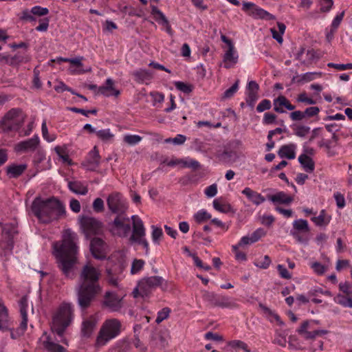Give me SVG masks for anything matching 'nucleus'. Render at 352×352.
<instances>
[{"label": "nucleus", "mask_w": 352, "mask_h": 352, "mask_svg": "<svg viewBox=\"0 0 352 352\" xmlns=\"http://www.w3.org/2000/svg\"><path fill=\"white\" fill-rule=\"evenodd\" d=\"M100 156L96 146L88 153L82 166L87 170L94 171L99 166Z\"/></svg>", "instance_id": "f3484780"}, {"label": "nucleus", "mask_w": 352, "mask_h": 352, "mask_svg": "<svg viewBox=\"0 0 352 352\" xmlns=\"http://www.w3.org/2000/svg\"><path fill=\"white\" fill-rule=\"evenodd\" d=\"M54 151L64 162H67L68 164H72V160L69 159L68 154L65 152V150L63 148L57 146L54 148Z\"/></svg>", "instance_id": "de8ad7c7"}, {"label": "nucleus", "mask_w": 352, "mask_h": 352, "mask_svg": "<svg viewBox=\"0 0 352 352\" xmlns=\"http://www.w3.org/2000/svg\"><path fill=\"white\" fill-rule=\"evenodd\" d=\"M176 89L184 94H189L194 89V86L191 84L186 83L182 81H176L174 82Z\"/></svg>", "instance_id": "e433bc0d"}, {"label": "nucleus", "mask_w": 352, "mask_h": 352, "mask_svg": "<svg viewBox=\"0 0 352 352\" xmlns=\"http://www.w3.org/2000/svg\"><path fill=\"white\" fill-rule=\"evenodd\" d=\"M258 98V93L248 92L245 101H246L247 104L249 107H250L252 109H253Z\"/></svg>", "instance_id": "603ef678"}, {"label": "nucleus", "mask_w": 352, "mask_h": 352, "mask_svg": "<svg viewBox=\"0 0 352 352\" xmlns=\"http://www.w3.org/2000/svg\"><path fill=\"white\" fill-rule=\"evenodd\" d=\"M318 145L320 148L324 147L326 148L328 156L331 157L335 155V153L331 150V148L333 146V145H332V140H325L324 138H322L318 142Z\"/></svg>", "instance_id": "ea45409f"}, {"label": "nucleus", "mask_w": 352, "mask_h": 352, "mask_svg": "<svg viewBox=\"0 0 352 352\" xmlns=\"http://www.w3.org/2000/svg\"><path fill=\"white\" fill-rule=\"evenodd\" d=\"M96 135L102 141H108L113 137L109 129H102L96 131Z\"/></svg>", "instance_id": "49530a36"}, {"label": "nucleus", "mask_w": 352, "mask_h": 352, "mask_svg": "<svg viewBox=\"0 0 352 352\" xmlns=\"http://www.w3.org/2000/svg\"><path fill=\"white\" fill-rule=\"evenodd\" d=\"M139 286L142 291V298L148 297L157 287H160L162 290L167 289V281L162 276H152L140 279Z\"/></svg>", "instance_id": "6e6552de"}, {"label": "nucleus", "mask_w": 352, "mask_h": 352, "mask_svg": "<svg viewBox=\"0 0 352 352\" xmlns=\"http://www.w3.org/2000/svg\"><path fill=\"white\" fill-rule=\"evenodd\" d=\"M100 276V272L91 265L87 263L82 267L76 289L77 302L82 310L89 308L101 292Z\"/></svg>", "instance_id": "f03ea898"}, {"label": "nucleus", "mask_w": 352, "mask_h": 352, "mask_svg": "<svg viewBox=\"0 0 352 352\" xmlns=\"http://www.w3.org/2000/svg\"><path fill=\"white\" fill-rule=\"evenodd\" d=\"M272 107L271 101L268 99L262 100L256 107V111L261 113L264 111L269 110Z\"/></svg>", "instance_id": "6e6d98bb"}, {"label": "nucleus", "mask_w": 352, "mask_h": 352, "mask_svg": "<svg viewBox=\"0 0 352 352\" xmlns=\"http://www.w3.org/2000/svg\"><path fill=\"white\" fill-rule=\"evenodd\" d=\"M321 76V72H307L302 75L301 80L305 82H310L314 80L316 76L320 77Z\"/></svg>", "instance_id": "e2e57ef3"}, {"label": "nucleus", "mask_w": 352, "mask_h": 352, "mask_svg": "<svg viewBox=\"0 0 352 352\" xmlns=\"http://www.w3.org/2000/svg\"><path fill=\"white\" fill-rule=\"evenodd\" d=\"M0 329L3 331L11 330L7 307L0 300Z\"/></svg>", "instance_id": "393cba45"}, {"label": "nucleus", "mask_w": 352, "mask_h": 352, "mask_svg": "<svg viewBox=\"0 0 352 352\" xmlns=\"http://www.w3.org/2000/svg\"><path fill=\"white\" fill-rule=\"evenodd\" d=\"M310 228L308 222L305 219H300L293 222V229L290 231V234L299 243L307 244L309 237L306 234H309Z\"/></svg>", "instance_id": "1a4fd4ad"}, {"label": "nucleus", "mask_w": 352, "mask_h": 352, "mask_svg": "<svg viewBox=\"0 0 352 352\" xmlns=\"http://www.w3.org/2000/svg\"><path fill=\"white\" fill-rule=\"evenodd\" d=\"M133 219V234L130 237L131 241H134L139 238H142L145 235V229L142 221L133 215L131 217Z\"/></svg>", "instance_id": "aec40b11"}, {"label": "nucleus", "mask_w": 352, "mask_h": 352, "mask_svg": "<svg viewBox=\"0 0 352 352\" xmlns=\"http://www.w3.org/2000/svg\"><path fill=\"white\" fill-rule=\"evenodd\" d=\"M242 194L245 195L250 201L252 202L256 206L260 205L265 201V198L263 196L249 187L245 188L242 190Z\"/></svg>", "instance_id": "5701e85b"}, {"label": "nucleus", "mask_w": 352, "mask_h": 352, "mask_svg": "<svg viewBox=\"0 0 352 352\" xmlns=\"http://www.w3.org/2000/svg\"><path fill=\"white\" fill-rule=\"evenodd\" d=\"M73 307L69 303H63L53 317L52 330L62 336L72 319Z\"/></svg>", "instance_id": "20e7f679"}, {"label": "nucleus", "mask_w": 352, "mask_h": 352, "mask_svg": "<svg viewBox=\"0 0 352 352\" xmlns=\"http://www.w3.org/2000/svg\"><path fill=\"white\" fill-rule=\"evenodd\" d=\"M79 222L87 236L100 234L102 232V223L94 217L82 216Z\"/></svg>", "instance_id": "9b49d317"}, {"label": "nucleus", "mask_w": 352, "mask_h": 352, "mask_svg": "<svg viewBox=\"0 0 352 352\" xmlns=\"http://www.w3.org/2000/svg\"><path fill=\"white\" fill-rule=\"evenodd\" d=\"M150 96L152 97L153 106H155L156 103H162L164 100V94L161 92L151 91Z\"/></svg>", "instance_id": "052dcab7"}, {"label": "nucleus", "mask_w": 352, "mask_h": 352, "mask_svg": "<svg viewBox=\"0 0 352 352\" xmlns=\"http://www.w3.org/2000/svg\"><path fill=\"white\" fill-rule=\"evenodd\" d=\"M39 23L35 30L38 32H46L49 27L50 19L48 18L41 19H39Z\"/></svg>", "instance_id": "0e129e2a"}, {"label": "nucleus", "mask_w": 352, "mask_h": 352, "mask_svg": "<svg viewBox=\"0 0 352 352\" xmlns=\"http://www.w3.org/2000/svg\"><path fill=\"white\" fill-rule=\"evenodd\" d=\"M43 347L49 352H66L67 350L65 347L59 344L55 343L51 340L48 336L47 340L43 343Z\"/></svg>", "instance_id": "c756f323"}, {"label": "nucleus", "mask_w": 352, "mask_h": 352, "mask_svg": "<svg viewBox=\"0 0 352 352\" xmlns=\"http://www.w3.org/2000/svg\"><path fill=\"white\" fill-rule=\"evenodd\" d=\"M228 344L232 348H239L244 350L245 352H250V349H249L248 344L243 341L241 340H232L230 341Z\"/></svg>", "instance_id": "864d4df0"}, {"label": "nucleus", "mask_w": 352, "mask_h": 352, "mask_svg": "<svg viewBox=\"0 0 352 352\" xmlns=\"http://www.w3.org/2000/svg\"><path fill=\"white\" fill-rule=\"evenodd\" d=\"M25 117L21 109L12 108L0 120V129L3 133L17 131L23 124Z\"/></svg>", "instance_id": "39448f33"}, {"label": "nucleus", "mask_w": 352, "mask_h": 352, "mask_svg": "<svg viewBox=\"0 0 352 352\" xmlns=\"http://www.w3.org/2000/svg\"><path fill=\"white\" fill-rule=\"evenodd\" d=\"M142 138L138 135H126L124 136L123 141L131 146L138 144Z\"/></svg>", "instance_id": "79ce46f5"}, {"label": "nucleus", "mask_w": 352, "mask_h": 352, "mask_svg": "<svg viewBox=\"0 0 352 352\" xmlns=\"http://www.w3.org/2000/svg\"><path fill=\"white\" fill-rule=\"evenodd\" d=\"M296 146L294 144H289L283 145L278 151V155L281 158H287L293 160L296 157Z\"/></svg>", "instance_id": "a878e982"}, {"label": "nucleus", "mask_w": 352, "mask_h": 352, "mask_svg": "<svg viewBox=\"0 0 352 352\" xmlns=\"http://www.w3.org/2000/svg\"><path fill=\"white\" fill-rule=\"evenodd\" d=\"M234 46H230L223 56L224 67L227 69L231 67V65L228 63H232V64L237 63L238 56H234Z\"/></svg>", "instance_id": "7c9ffc66"}, {"label": "nucleus", "mask_w": 352, "mask_h": 352, "mask_svg": "<svg viewBox=\"0 0 352 352\" xmlns=\"http://www.w3.org/2000/svg\"><path fill=\"white\" fill-rule=\"evenodd\" d=\"M28 166L25 164H11L7 166L6 173L10 178H18L27 169Z\"/></svg>", "instance_id": "b1692460"}, {"label": "nucleus", "mask_w": 352, "mask_h": 352, "mask_svg": "<svg viewBox=\"0 0 352 352\" xmlns=\"http://www.w3.org/2000/svg\"><path fill=\"white\" fill-rule=\"evenodd\" d=\"M104 245V241L100 238L94 237L91 240L90 251L95 258L102 260L105 258Z\"/></svg>", "instance_id": "a211bd4d"}, {"label": "nucleus", "mask_w": 352, "mask_h": 352, "mask_svg": "<svg viewBox=\"0 0 352 352\" xmlns=\"http://www.w3.org/2000/svg\"><path fill=\"white\" fill-rule=\"evenodd\" d=\"M336 302L344 307L352 308V296H344L342 294H338L335 298Z\"/></svg>", "instance_id": "f704fd0d"}, {"label": "nucleus", "mask_w": 352, "mask_h": 352, "mask_svg": "<svg viewBox=\"0 0 352 352\" xmlns=\"http://www.w3.org/2000/svg\"><path fill=\"white\" fill-rule=\"evenodd\" d=\"M276 118L277 116L274 113L266 112L265 113L263 118V124L265 125L274 124L276 121Z\"/></svg>", "instance_id": "13d9d810"}, {"label": "nucleus", "mask_w": 352, "mask_h": 352, "mask_svg": "<svg viewBox=\"0 0 352 352\" xmlns=\"http://www.w3.org/2000/svg\"><path fill=\"white\" fill-rule=\"evenodd\" d=\"M0 225L2 228V234L6 239V241H0V246L3 250H12L14 247V236L18 233L16 226L13 223H0Z\"/></svg>", "instance_id": "f8f14e48"}, {"label": "nucleus", "mask_w": 352, "mask_h": 352, "mask_svg": "<svg viewBox=\"0 0 352 352\" xmlns=\"http://www.w3.org/2000/svg\"><path fill=\"white\" fill-rule=\"evenodd\" d=\"M121 330V323L116 318L107 320L102 324L96 338L97 346H104L110 340L118 336Z\"/></svg>", "instance_id": "423d86ee"}, {"label": "nucleus", "mask_w": 352, "mask_h": 352, "mask_svg": "<svg viewBox=\"0 0 352 352\" xmlns=\"http://www.w3.org/2000/svg\"><path fill=\"white\" fill-rule=\"evenodd\" d=\"M69 189L77 195H85L88 192V188L80 181H70L68 182Z\"/></svg>", "instance_id": "bb28decb"}, {"label": "nucleus", "mask_w": 352, "mask_h": 352, "mask_svg": "<svg viewBox=\"0 0 352 352\" xmlns=\"http://www.w3.org/2000/svg\"><path fill=\"white\" fill-rule=\"evenodd\" d=\"M39 144V139L37 136L28 140L21 141L16 144L14 150L17 153L34 151Z\"/></svg>", "instance_id": "6ab92c4d"}, {"label": "nucleus", "mask_w": 352, "mask_h": 352, "mask_svg": "<svg viewBox=\"0 0 352 352\" xmlns=\"http://www.w3.org/2000/svg\"><path fill=\"white\" fill-rule=\"evenodd\" d=\"M31 210L34 215L43 223L58 220L66 213L63 204L54 197L45 199L36 197L32 203Z\"/></svg>", "instance_id": "7ed1b4c3"}, {"label": "nucleus", "mask_w": 352, "mask_h": 352, "mask_svg": "<svg viewBox=\"0 0 352 352\" xmlns=\"http://www.w3.org/2000/svg\"><path fill=\"white\" fill-rule=\"evenodd\" d=\"M277 270L278 272L279 275L281 278L285 279H291L292 278V274L288 272V270L286 269L285 266L283 265H277Z\"/></svg>", "instance_id": "69168bd1"}, {"label": "nucleus", "mask_w": 352, "mask_h": 352, "mask_svg": "<svg viewBox=\"0 0 352 352\" xmlns=\"http://www.w3.org/2000/svg\"><path fill=\"white\" fill-rule=\"evenodd\" d=\"M93 209L96 212H101L104 210V201L101 198H96L94 201Z\"/></svg>", "instance_id": "338daca9"}, {"label": "nucleus", "mask_w": 352, "mask_h": 352, "mask_svg": "<svg viewBox=\"0 0 352 352\" xmlns=\"http://www.w3.org/2000/svg\"><path fill=\"white\" fill-rule=\"evenodd\" d=\"M325 214V210H322L318 217H314L311 219V220L318 226H327L329 223L330 219H326Z\"/></svg>", "instance_id": "4c0bfd02"}, {"label": "nucleus", "mask_w": 352, "mask_h": 352, "mask_svg": "<svg viewBox=\"0 0 352 352\" xmlns=\"http://www.w3.org/2000/svg\"><path fill=\"white\" fill-rule=\"evenodd\" d=\"M135 80L138 82H143L146 80H150L153 78L152 73L146 69H139L133 73Z\"/></svg>", "instance_id": "2f4dec72"}, {"label": "nucleus", "mask_w": 352, "mask_h": 352, "mask_svg": "<svg viewBox=\"0 0 352 352\" xmlns=\"http://www.w3.org/2000/svg\"><path fill=\"white\" fill-rule=\"evenodd\" d=\"M49 10L47 8H43L39 6H36L32 8L31 12L33 15L36 16H45L49 14Z\"/></svg>", "instance_id": "5fc2aeb1"}, {"label": "nucleus", "mask_w": 352, "mask_h": 352, "mask_svg": "<svg viewBox=\"0 0 352 352\" xmlns=\"http://www.w3.org/2000/svg\"><path fill=\"white\" fill-rule=\"evenodd\" d=\"M129 221L125 214H118L111 223V232L121 237L126 236L131 231Z\"/></svg>", "instance_id": "4468645a"}, {"label": "nucleus", "mask_w": 352, "mask_h": 352, "mask_svg": "<svg viewBox=\"0 0 352 352\" xmlns=\"http://www.w3.org/2000/svg\"><path fill=\"white\" fill-rule=\"evenodd\" d=\"M118 352H129L131 350V342L128 339H123L117 343Z\"/></svg>", "instance_id": "c03bdc74"}, {"label": "nucleus", "mask_w": 352, "mask_h": 352, "mask_svg": "<svg viewBox=\"0 0 352 352\" xmlns=\"http://www.w3.org/2000/svg\"><path fill=\"white\" fill-rule=\"evenodd\" d=\"M320 112V109L318 107H310L304 111L305 118H311L317 116Z\"/></svg>", "instance_id": "774afa93"}, {"label": "nucleus", "mask_w": 352, "mask_h": 352, "mask_svg": "<svg viewBox=\"0 0 352 352\" xmlns=\"http://www.w3.org/2000/svg\"><path fill=\"white\" fill-rule=\"evenodd\" d=\"M96 325L94 318H88L82 322L81 333L83 337L89 338L91 335Z\"/></svg>", "instance_id": "c85d7f7f"}, {"label": "nucleus", "mask_w": 352, "mask_h": 352, "mask_svg": "<svg viewBox=\"0 0 352 352\" xmlns=\"http://www.w3.org/2000/svg\"><path fill=\"white\" fill-rule=\"evenodd\" d=\"M20 313L22 320L21 322V333L25 332L28 326V296H23L19 300Z\"/></svg>", "instance_id": "412c9836"}, {"label": "nucleus", "mask_w": 352, "mask_h": 352, "mask_svg": "<svg viewBox=\"0 0 352 352\" xmlns=\"http://www.w3.org/2000/svg\"><path fill=\"white\" fill-rule=\"evenodd\" d=\"M170 309L168 307H164L157 313L155 322L160 324L164 320L166 319L169 316Z\"/></svg>", "instance_id": "3c124183"}, {"label": "nucleus", "mask_w": 352, "mask_h": 352, "mask_svg": "<svg viewBox=\"0 0 352 352\" xmlns=\"http://www.w3.org/2000/svg\"><path fill=\"white\" fill-rule=\"evenodd\" d=\"M30 60V58L28 56H23L20 54H16L13 56H10V59H8V65L15 67L19 65L22 63H27Z\"/></svg>", "instance_id": "72a5a7b5"}, {"label": "nucleus", "mask_w": 352, "mask_h": 352, "mask_svg": "<svg viewBox=\"0 0 352 352\" xmlns=\"http://www.w3.org/2000/svg\"><path fill=\"white\" fill-rule=\"evenodd\" d=\"M144 261L142 259H135L131 265V273L135 274L140 272L144 267Z\"/></svg>", "instance_id": "8fccbe9b"}, {"label": "nucleus", "mask_w": 352, "mask_h": 352, "mask_svg": "<svg viewBox=\"0 0 352 352\" xmlns=\"http://www.w3.org/2000/svg\"><path fill=\"white\" fill-rule=\"evenodd\" d=\"M102 306L111 311H118L122 307V298L116 292L108 291L104 296Z\"/></svg>", "instance_id": "dca6fc26"}, {"label": "nucleus", "mask_w": 352, "mask_h": 352, "mask_svg": "<svg viewBox=\"0 0 352 352\" xmlns=\"http://www.w3.org/2000/svg\"><path fill=\"white\" fill-rule=\"evenodd\" d=\"M327 67L342 71L346 69H352V63L337 64L333 63H329L327 64Z\"/></svg>", "instance_id": "bf43d9fd"}, {"label": "nucleus", "mask_w": 352, "mask_h": 352, "mask_svg": "<svg viewBox=\"0 0 352 352\" xmlns=\"http://www.w3.org/2000/svg\"><path fill=\"white\" fill-rule=\"evenodd\" d=\"M194 218L197 223H201L205 221L211 219V214L206 211L202 210L198 211L194 216Z\"/></svg>", "instance_id": "a18cd8bd"}, {"label": "nucleus", "mask_w": 352, "mask_h": 352, "mask_svg": "<svg viewBox=\"0 0 352 352\" xmlns=\"http://www.w3.org/2000/svg\"><path fill=\"white\" fill-rule=\"evenodd\" d=\"M213 207L214 208L215 210L221 212H227L230 208V205L221 204L217 199H214L213 201Z\"/></svg>", "instance_id": "680f3d73"}, {"label": "nucleus", "mask_w": 352, "mask_h": 352, "mask_svg": "<svg viewBox=\"0 0 352 352\" xmlns=\"http://www.w3.org/2000/svg\"><path fill=\"white\" fill-rule=\"evenodd\" d=\"M113 80L111 78H107L105 85L98 88V93L107 97L111 96L118 97L120 94V91L113 87Z\"/></svg>", "instance_id": "4be33fe9"}, {"label": "nucleus", "mask_w": 352, "mask_h": 352, "mask_svg": "<svg viewBox=\"0 0 352 352\" xmlns=\"http://www.w3.org/2000/svg\"><path fill=\"white\" fill-rule=\"evenodd\" d=\"M76 239V234L68 230L64 234L62 241L56 242L53 245L56 266L65 278L68 279H74L75 277V266L78 263V254Z\"/></svg>", "instance_id": "f257e3e1"}, {"label": "nucleus", "mask_w": 352, "mask_h": 352, "mask_svg": "<svg viewBox=\"0 0 352 352\" xmlns=\"http://www.w3.org/2000/svg\"><path fill=\"white\" fill-rule=\"evenodd\" d=\"M107 204L109 210L114 214H124L127 206L119 192L110 194L107 199Z\"/></svg>", "instance_id": "ddd939ff"}, {"label": "nucleus", "mask_w": 352, "mask_h": 352, "mask_svg": "<svg viewBox=\"0 0 352 352\" xmlns=\"http://www.w3.org/2000/svg\"><path fill=\"white\" fill-rule=\"evenodd\" d=\"M237 153L234 151L224 150L219 155V160L224 163L235 162L237 158Z\"/></svg>", "instance_id": "473e14b6"}, {"label": "nucleus", "mask_w": 352, "mask_h": 352, "mask_svg": "<svg viewBox=\"0 0 352 352\" xmlns=\"http://www.w3.org/2000/svg\"><path fill=\"white\" fill-rule=\"evenodd\" d=\"M328 333L327 330H315L313 331H307L302 336L306 340L314 339L316 336L325 335Z\"/></svg>", "instance_id": "09e8293b"}, {"label": "nucleus", "mask_w": 352, "mask_h": 352, "mask_svg": "<svg viewBox=\"0 0 352 352\" xmlns=\"http://www.w3.org/2000/svg\"><path fill=\"white\" fill-rule=\"evenodd\" d=\"M203 299L211 307H217L223 309H233L238 307L233 298L217 294L214 292H205L203 294Z\"/></svg>", "instance_id": "0eeeda50"}, {"label": "nucleus", "mask_w": 352, "mask_h": 352, "mask_svg": "<svg viewBox=\"0 0 352 352\" xmlns=\"http://www.w3.org/2000/svg\"><path fill=\"white\" fill-rule=\"evenodd\" d=\"M239 80L236 81L229 89H226L224 93L223 98H232L234 94L237 91Z\"/></svg>", "instance_id": "4d7b16f0"}, {"label": "nucleus", "mask_w": 352, "mask_h": 352, "mask_svg": "<svg viewBox=\"0 0 352 352\" xmlns=\"http://www.w3.org/2000/svg\"><path fill=\"white\" fill-rule=\"evenodd\" d=\"M298 162L306 172L311 173L314 170L315 163L313 159L305 153L301 154L298 157Z\"/></svg>", "instance_id": "cd10ccee"}, {"label": "nucleus", "mask_w": 352, "mask_h": 352, "mask_svg": "<svg viewBox=\"0 0 352 352\" xmlns=\"http://www.w3.org/2000/svg\"><path fill=\"white\" fill-rule=\"evenodd\" d=\"M275 204H289L293 201V197L280 191L275 194Z\"/></svg>", "instance_id": "c9c22d12"}, {"label": "nucleus", "mask_w": 352, "mask_h": 352, "mask_svg": "<svg viewBox=\"0 0 352 352\" xmlns=\"http://www.w3.org/2000/svg\"><path fill=\"white\" fill-rule=\"evenodd\" d=\"M151 14L153 16L154 19L160 25L161 22L167 18L164 13L157 8L155 6L151 5Z\"/></svg>", "instance_id": "58836bf2"}, {"label": "nucleus", "mask_w": 352, "mask_h": 352, "mask_svg": "<svg viewBox=\"0 0 352 352\" xmlns=\"http://www.w3.org/2000/svg\"><path fill=\"white\" fill-rule=\"evenodd\" d=\"M125 267V263L120 260L116 262L109 261L106 267L107 280L109 284L117 287L118 276L122 273Z\"/></svg>", "instance_id": "9d476101"}, {"label": "nucleus", "mask_w": 352, "mask_h": 352, "mask_svg": "<svg viewBox=\"0 0 352 352\" xmlns=\"http://www.w3.org/2000/svg\"><path fill=\"white\" fill-rule=\"evenodd\" d=\"M294 134L299 138L305 137L310 131V127L305 125H297L294 128Z\"/></svg>", "instance_id": "a19ab883"}, {"label": "nucleus", "mask_w": 352, "mask_h": 352, "mask_svg": "<svg viewBox=\"0 0 352 352\" xmlns=\"http://www.w3.org/2000/svg\"><path fill=\"white\" fill-rule=\"evenodd\" d=\"M151 228L153 229L152 232V239L154 243L159 245L160 240L163 236V231L161 228L156 227L155 226H152Z\"/></svg>", "instance_id": "37998d69"}, {"label": "nucleus", "mask_w": 352, "mask_h": 352, "mask_svg": "<svg viewBox=\"0 0 352 352\" xmlns=\"http://www.w3.org/2000/svg\"><path fill=\"white\" fill-rule=\"evenodd\" d=\"M242 10L254 19L275 20L276 16L251 2H243Z\"/></svg>", "instance_id": "2eb2a0df"}]
</instances>
